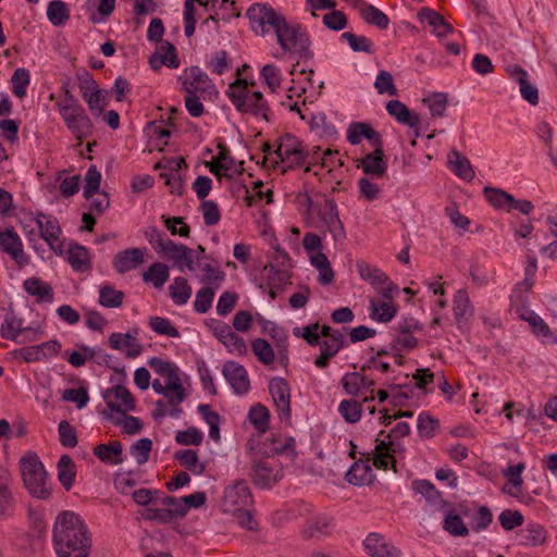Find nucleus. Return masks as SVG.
Wrapping results in <instances>:
<instances>
[{"label": "nucleus", "mask_w": 557, "mask_h": 557, "mask_svg": "<svg viewBox=\"0 0 557 557\" xmlns=\"http://www.w3.org/2000/svg\"><path fill=\"white\" fill-rule=\"evenodd\" d=\"M246 15L256 34L264 35L265 27L270 26L275 32L277 42L284 51L295 52L305 61L312 59L311 41L300 25H289L282 14L267 4H252Z\"/></svg>", "instance_id": "1"}, {"label": "nucleus", "mask_w": 557, "mask_h": 557, "mask_svg": "<svg viewBox=\"0 0 557 557\" xmlns=\"http://www.w3.org/2000/svg\"><path fill=\"white\" fill-rule=\"evenodd\" d=\"M52 534L58 557H89L91 534L78 513L70 510L60 512Z\"/></svg>", "instance_id": "2"}, {"label": "nucleus", "mask_w": 557, "mask_h": 557, "mask_svg": "<svg viewBox=\"0 0 557 557\" xmlns=\"http://www.w3.org/2000/svg\"><path fill=\"white\" fill-rule=\"evenodd\" d=\"M20 470L28 493L38 499H48L51 487L47 482V472L39 457L34 451L26 453L20 459Z\"/></svg>", "instance_id": "3"}, {"label": "nucleus", "mask_w": 557, "mask_h": 557, "mask_svg": "<svg viewBox=\"0 0 557 557\" xmlns=\"http://www.w3.org/2000/svg\"><path fill=\"white\" fill-rule=\"evenodd\" d=\"M281 163H287L283 169V173L287 170L301 166L306 159L309 158V152L302 147V144L292 134H285L280 138L276 149L273 150Z\"/></svg>", "instance_id": "4"}, {"label": "nucleus", "mask_w": 557, "mask_h": 557, "mask_svg": "<svg viewBox=\"0 0 557 557\" xmlns=\"http://www.w3.org/2000/svg\"><path fill=\"white\" fill-rule=\"evenodd\" d=\"M161 508L147 507L141 513L147 521H154L161 524L171 523L185 517L183 499L165 495L160 499Z\"/></svg>", "instance_id": "5"}, {"label": "nucleus", "mask_w": 557, "mask_h": 557, "mask_svg": "<svg viewBox=\"0 0 557 557\" xmlns=\"http://www.w3.org/2000/svg\"><path fill=\"white\" fill-rule=\"evenodd\" d=\"M251 505L252 495L245 480H237L225 488L221 505L224 512L234 513Z\"/></svg>", "instance_id": "6"}, {"label": "nucleus", "mask_w": 557, "mask_h": 557, "mask_svg": "<svg viewBox=\"0 0 557 557\" xmlns=\"http://www.w3.org/2000/svg\"><path fill=\"white\" fill-rule=\"evenodd\" d=\"M250 476L255 486L270 490L283 479L284 473L276 462L259 460L253 461Z\"/></svg>", "instance_id": "7"}, {"label": "nucleus", "mask_w": 557, "mask_h": 557, "mask_svg": "<svg viewBox=\"0 0 557 557\" xmlns=\"http://www.w3.org/2000/svg\"><path fill=\"white\" fill-rule=\"evenodd\" d=\"M214 336L231 351L244 355L247 346L244 338L237 335L232 327L223 321L211 319L207 322Z\"/></svg>", "instance_id": "8"}, {"label": "nucleus", "mask_w": 557, "mask_h": 557, "mask_svg": "<svg viewBox=\"0 0 557 557\" xmlns=\"http://www.w3.org/2000/svg\"><path fill=\"white\" fill-rule=\"evenodd\" d=\"M269 392L276 407L277 416L281 421H289L290 409V387L284 377H273L269 383Z\"/></svg>", "instance_id": "9"}, {"label": "nucleus", "mask_w": 557, "mask_h": 557, "mask_svg": "<svg viewBox=\"0 0 557 557\" xmlns=\"http://www.w3.org/2000/svg\"><path fill=\"white\" fill-rule=\"evenodd\" d=\"M36 224L39 230L40 237L44 238L49 247L59 256L64 253V244L60 240L62 233L59 221L52 215L38 213Z\"/></svg>", "instance_id": "10"}, {"label": "nucleus", "mask_w": 557, "mask_h": 557, "mask_svg": "<svg viewBox=\"0 0 557 557\" xmlns=\"http://www.w3.org/2000/svg\"><path fill=\"white\" fill-rule=\"evenodd\" d=\"M358 272L360 276L372 284L385 299H393L394 293L398 290V287L389 277L377 268L362 262L358 264Z\"/></svg>", "instance_id": "11"}, {"label": "nucleus", "mask_w": 557, "mask_h": 557, "mask_svg": "<svg viewBox=\"0 0 557 557\" xmlns=\"http://www.w3.org/2000/svg\"><path fill=\"white\" fill-rule=\"evenodd\" d=\"M161 258H166L173 261L174 267L181 272L184 268L194 270L193 250L183 244H176L172 239H166L165 244L157 252Z\"/></svg>", "instance_id": "12"}, {"label": "nucleus", "mask_w": 557, "mask_h": 557, "mask_svg": "<svg viewBox=\"0 0 557 557\" xmlns=\"http://www.w3.org/2000/svg\"><path fill=\"white\" fill-rule=\"evenodd\" d=\"M182 88L186 94L209 92L214 89L212 81L199 66H190L185 69L184 74L178 77Z\"/></svg>", "instance_id": "13"}, {"label": "nucleus", "mask_w": 557, "mask_h": 557, "mask_svg": "<svg viewBox=\"0 0 557 557\" xmlns=\"http://www.w3.org/2000/svg\"><path fill=\"white\" fill-rule=\"evenodd\" d=\"M102 416L113 424L122 425L124 432L129 435L138 433L144 425L139 418L126 414V411L112 400H107V409L102 411Z\"/></svg>", "instance_id": "14"}, {"label": "nucleus", "mask_w": 557, "mask_h": 557, "mask_svg": "<svg viewBox=\"0 0 557 557\" xmlns=\"http://www.w3.org/2000/svg\"><path fill=\"white\" fill-rule=\"evenodd\" d=\"M0 251L9 255L20 268L29 263V258L23 249V243L13 227L5 231L0 230Z\"/></svg>", "instance_id": "15"}, {"label": "nucleus", "mask_w": 557, "mask_h": 557, "mask_svg": "<svg viewBox=\"0 0 557 557\" xmlns=\"http://www.w3.org/2000/svg\"><path fill=\"white\" fill-rule=\"evenodd\" d=\"M61 117L75 139L82 141L94 135L95 126L85 109L62 114Z\"/></svg>", "instance_id": "16"}, {"label": "nucleus", "mask_w": 557, "mask_h": 557, "mask_svg": "<svg viewBox=\"0 0 557 557\" xmlns=\"http://www.w3.org/2000/svg\"><path fill=\"white\" fill-rule=\"evenodd\" d=\"M320 218L323 224L332 234L334 240H343L346 238L344 224L342 223L336 201L332 198L326 199L320 212Z\"/></svg>", "instance_id": "17"}, {"label": "nucleus", "mask_w": 557, "mask_h": 557, "mask_svg": "<svg viewBox=\"0 0 557 557\" xmlns=\"http://www.w3.org/2000/svg\"><path fill=\"white\" fill-rule=\"evenodd\" d=\"M222 373L236 394L245 395L248 393L250 381L244 366L235 361H226L223 366Z\"/></svg>", "instance_id": "18"}, {"label": "nucleus", "mask_w": 557, "mask_h": 557, "mask_svg": "<svg viewBox=\"0 0 557 557\" xmlns=\"http://www.w3.org/2000/svg\"><path fill=\"white\" fill-rule=\"evenodd\" d=\"M235 99L237 100L236 110L240 113H249L267 122L270 121V107L261 91H252L245 101H242L240 96L235 97Z\"/></svg>", "instance_id": "19"}, {"label": "nucleus", "mask_w": 557, "mask_h": 557, "mask_svg": "<svg viewBox=\"0 0 557 557\" xmlns=\"http://www.w3.org/2000/svg\"><path fill=\"white\" fill-rule=\"evenodd\" d=\"M366 138L370 145L382 146L383 140L379 132L374 131L372 126L364 122H352L348 126L347 140L349 144L356 146L359 145Z\"/></svg>", "instance_id": "20"}, {"label": "nucleus", "mask_w": 557, "mask_h": 557, "mask_svg": "<svg viewBox=\"0 0 557 557\" xmlns=\"http://www.w3.org/2000/svg\"><path fill=\"white\" fill-rule=\"evenodd\" d=\"M144 251L145 248H127L119 251L112 261L114 270L124 274L138 268L145 260Z\"/></svg>", "instance_id": "21"}, {"label": "nucleus", "mask_w": 557, "mask_h": 557, "mask_svg": "<svg viewBox=\"0 0 557 557\" xmlns=\"http://www.w3.org/2000/svg\"><path fill=\"white\" fill-rule=\"evenodd\" d=\"M333 529V519L327 515H318L307 520L301 533L307 540H322L331 534Z\"/></svg>", "instance_id": "22"}, {"label": "nucleus", "mask_w": 557, "mask_h": 557, "mask_svg": "<svg viewBox=\"0 0 557 557\" xmlns=\"http://www.w3.org/2000/svg\"><path fill=\"white\" fill-rule=\"evenodd\" d=\"M364 548L371 557H399V550L379 533H370L364 540Z\"/></svg>", "instance_id": "23"}, {"label": "nucleus", "mask_w": 557, "mask_h": 557, "mask_svg": "<svg viewBox=\"0 0 557 557\" xmlns=\"http://www.w3.org/2000/svg\"><path fill=\"white\" fill-rule=\"evenodd\" d=\"M374 150L367 153L360 161V166L366 174L375 177H382L386 170L387 163L384 160V150L382 146H373Z\"/></svg>", "instance_id": "24"}, {"label": "nucleus", "mask_w": 557, "mask_h": 557, "mask_svg": "<svg viewBox=\"0 0 557 557\" xmlns=\"http://www.w3.org/2000/svg\"><path fill=\"white\" fill-rule=\"evenodd\" d=\"M108 342L112 349L121 350L124 347L127 348L125 351L127 358H136L141 352L140 343L136 336L131 333H112Z\"/></svg>", "instance_id": "25"}, {"label": "nucleus", "mask_w": 557, "mask_h": 557, "mask_svg": "<svg viewBox=\"0 0 557 557\" xmlns=\"http://www.w3.org/2000/svg\"><path fill=\"white\" fill-rule=\"evenodd\" d=\"M160 50L161 52L156 51L149 58V64L152 69H159L160 64H164L170 69H177L180 66L176 48L173 44L163 41L160 46Z\"/></svg>", "instance_id": "26"}, {"label": "nucleus", "mask_w": 557, "mask_h": 557, "mask_svg": "<svg viewBox=\"0 0 557 557\" xmlns=\"http://www.w3.org/2000/svg\"><path fill=\"white\" fill-rule=\"evenodd\" d=\"M448 165L450 170L460 178L465 181H472L475 172L469 159L461 154L457 149H451L448 153Z\"/></svg>", "instance_id": "27"}, {"label": "nucleus", "mask_w": 557, "mask_h": 557, "mask_svg": "<svg viewBox=\"0 0 557 557\" xmlns=\"http://www.w3.org/2000/svg\"><path fill=\"white\" fill-rule=\"evenodd\" d=\"M386 111L389 115L395 117V120L404 125L409 126L410 128L417 127L420 117L417 113L410 111L401 101L399 100H391L386 103Z\"/></svg>", "instance_id": "28"}, {"label": "nucleus", "mask_w": 557, "mask_h": 557, "mask_svg": "<svg viewBox=\"0 0 557 557\" xmlns=\"http://www.w3.org/2000/svg\"><path fill=\"white\" fill-rule=\"evenodd\" d=\"M418 17L421 22H425L430 26H433L434 34L438 37H443L454 30L453 26L446 22L442 14L430 8H422L418 13Z\"/></svg>", "instance_id": "29"}, {"label": "nucleus", "mask_w": 557, "mask_h": 557, "mask_svg": "<svg viewBox=\"0 0 557 557\" xmlns=\"http://www.w3.org/2000/svg\"><path fill=\"white\" fill-rule=\"evenodd\" d=\"M123 447L120 441H112L109 444H99L94 448V455L107 465L116 466L123 462Z\"/></svg>", "instance_id": "30"}, {"label": "nucleus", "mask_w": 557, "mask_h": 557, "mask_svg": "<svg viewBox=\"0 0 557 557\" xmlns=\"http://www.w3.org/2000/svg\"><path fill=\"white\" fill-rule=\"evenodd\" d=\"M66 260L76 272H86L91 268L89 251L76 243L70 245Z\"/></svg>", "instance_id": "31"}, {"label": "nucleus", "mask_w": 557, "mask_h": 557, "mask_svg": "<svg viewBox=\"0 0 557 557\" xmlns=\"http://www.w3.org/2000/svg\"><path fill=\"white\" fill-rule=\"evenodd\" d=\"M23 287L28 295L36 296L37 301H52L53 299V289L50 284L37 276L25 280Z\"/></svg>", "instance_id": "32"}, {"label": "nucleus", "mask_w": 557, "mask_h": 557, "mask_svg": "<svg viewBox=\"0 0 557 557\" xmlns=\"http://www.w3.org/2000/svg\"><path fill=\"white\" fill-rule=\"evenodd\" d=\"M511 306L515 309L518 317L528 322L529 325H533L541 317L528 307V295L522 292H513L510 296Z\"/></svg>", "instance_id": "33"}, {"label": "nucleus", "mask_w": 557, "mask_h": 557, "mask_svg": "<svg viewBox=\"0 0 557 557\" xmlns=\"http://www.w3.org/2000/svg\"><path fill=\"white\" fill-rule=\"evenodd\" d=\"M10 474L0 468V517H7L14 508V498L9 488Z\"/></svg>", "instance_id": "34"}, {"label": "nucleus", "mask_w": 557, "mask_h": 557, "mask_svg": "<svg viewBox=\"0 0 557 557\" xmlns=\"http://www.w3.org/2000/svg\"><path fill=\"white\" fill-rule=\"evenodd\" d=\"M57 468L59 482L66 491H70L76 478V467L73 459L69 455H62Z\"/></svg>", "instance_id": "35"}, {"label": "nucleus", "mask_w": 557, "mask_h": 557, "mask_svg": "<svg viewBox=\"0 0 557 557\" xmlns=\"http://www.w3.org/2000/svg\"><path fill=\"white\" fill-rule=\"evenodd\" d=\"M170 277L169 267L161 262H153L143 274L146 283H152L156 288H161Z\"/></svg>", "instance_id": "36"}, {"label": "nucleus", "mask_w": 557, "mask_h": 557, "mask_svg": "<svg viewBox=\"0 0 557 557\" xmlns=\"http://www.w3.org/2000/svg\"><path fill=\"white\" fill-rule=\"evenodd\" d=\"M22 324V319H18L13 313H8L0 329L1 336L5 339L16 341L21 334L32 331L30 327H23Z\"/></svg>", "instance_id": "37"}, {"label": "nucleus", "mask_w": 557, "mask_h": 557, "mask_svg": "<svg viewBox=\"0 0 557 557\" xmlns=\"http://www.w3.org/2000/svg\"><path fill=\"white\" fill-rule=\"evenodd\" d=\"M191 292L190 285L183 276L175 277L173 283L169 286V294L177 306L187 304L191 296Z\"/></svg>", "instance_id": "38"}, {"label": "nucleus", "mask_w": 557, "mask_h": 557, "mask_svg": "<svg viewBox=\"0 0 557 557\" xmlns=\"http://www.w3.org/2000/svg\"><path fill=\"white\" fill-rule=\"evenodd\" d=\"M360 15L367 24L374 25L380 29H386L389 25L388 16L372 4L363 3Z\"/></svg>", "instance_id": "39"}, {"label": "nucleus", "mask_w": 557, "mask_h": 557, "mask_svg": "<svg viewBox=\"0 0 557 557\" xmlns=\"http://www.w3.org/2000/svg\"><path fill=\"white\" fill-rule=\"evenodd\" d=\"M372 469L368 461H356L345 474L348 483L354 485H362L370 481Z\"/></svg>", "instance_id": "40"}, {"label": "nucleus", "mask_w": 557, "mask_h": 557, "mask_svg": "<svg viewBox=\"0 0 557 557\" xmlns=\"http://www.w3.org/2000/svg\"><path fill=\"white\" fill-rule=\"evenodd\" d=\"M198 412L201 414L202 419L207 422L209 425V436L215 441L219 442L220 436V423H221V416L213 411L211 409L210 405L207 404H200L198 406Z\"/></svg>", "instance_id": "41"}, {"label": "nucleus", "mask_w": 557, "mask_h": 557, "mask_svg": "<svg viewBox=\"0 0 557 557\" xmlns=\"http://www.w3.org/2000/svg\"><path fill=\"white\" fill-rule=\"evenodd\" d=\"M195 2H198L207 11H209V1L205 0H185L184 2V32L186 37H191L195 34L196 28V8Z\"/></svg>", "instance_id": "42"}, {"label": "nucleus", "mask_w": 557, "mask_h": 557, "mask_svg": "<svg viewBox=\"0 0 557 557\" xmlns=\"http://www.w3.org/2000/svg\"><path fill=\"white\" fill-rule=\"evenodd\" d=\"M248 420L259 433H265L269 429L270 411L262 404H256L248 412Z\"/></svg>", "instance_id": "43"}, {"label": "nucleus", "mask_w": 557, "mask_h": 557, "mask_svg": "<svg viewBox=\"0 0 557 557\" xmlns=\"http://www.w3.org/2000/svg\"><path fill=\"white\" fill-rule=\"evenodd\" d=\"M388 444H385V441H381L376 438V445L373 455V466L381 470H387L389 468V463L395 472L396 469V460L389 451L386 450Z\"/></svg>", "instance_id": "44"}, {"label": "nucleus", "mask_w": 557, "mask_h": 557, "mask_svg": "<svg viewBox=\"0 0 557 557\" xmlns=\"http://www.w3.org/2000/svg\"><path fill=\"white\" fill-rule=\"evenodd\" d=\"M371 319L387 323L389 322L397 313V307L394 306L392 302L388 301H375L371 300Z\"/></svg>", "instance_id": "45"}, {"label": "nucleus", "mask_w": 557, "mask_h": 557, "mask_svg": "<svg viewBox=\"0 0 557 557\" xmlns=\"http://www.w3.org/2000/svg\"><path fill=\"white\" fill-rule=\"evenodd\" d=\"M124 293L111 285H103L99 289V304L106 308H119L122 306Z\"/></svg>", "instance_id": "46"}, {"label": "nucleus", "mask_w": 557, "mask_h": 557, "mask_svg": "<svg viewBox=\"0 0 557 557\" xmlns=\"http://www.w3.org/2000/svg\"><path fill=\"white\" fill-rule=\"evenodd\" d=\"M483 193L487 201L496 209H504L507 211V207L513 201V196L509 193L495 187L486 186Z\"/></svg>", "instance_id": "47"}, {"label": "nucleus", "mask_w": 557, "mask_h": 557, "mask_svg": "<svg viewBox=\"0 0 557 557\" xmlns=\"http://www.w3.org/2000/svg\"><path fill=\"white\" fill-rule=\"evenodd\" d=\"M166 379L168 388H170L174 394L175 403H183L187 397V393L182 385L178 369L175 364L163 375Z\"/></svg>", "instance_id": "48"}, {"label": "nucleus", "mask_w": 557, "mask_h": 557, "mask_svg": "<svg viewBox=\"0 0 557 557\" xmlns=\"http://www.w3.org/2000/svg\"><path fill=\"white\" fill-rule=\"evenodd\" d=\"M47 16L52 25H63L70 18L66 3L61 0H52L47 8Z\"/></svg>", "instance_id": "49"}, {"label": "nucleus", "mask_w": 557, "mask_h": 557, "mask_svg": "<svg viewBox=\"0 0 557 557\" xmlns=\"http://www.w3.org/2000/svg\"><path fill=\"white\" fill-rule=\"evenodd\" d=\"M341 39L347 40L349 47L355 52L372 54L375 51L373 42L366 36H357L352 33L345 32L341 35Z\"/></svg>", "instance_id": "50"}, {"label": "nucleus", "mask_w": 557, "mask_h": 557, "mask_svg": "<svg viewBox=\"0 0 557 557\" xmlns=\"http://www.w3.org/2000/svg\"><path fill=\"white\" fill-rule=\"evenodd\" d=\"M546 532L544 528L536 523L528 524L521 533V543L528 546H537L545 542Z\"/></svg>", "instance_id": "51"}, {"label": "nucleus", "mask_w": 557, "mask_h": 557, "mask_svg": "<svg viewBox=\"0 0 557 557\" xmlns=\"http://www.w3.org/2000/svg\"><path fill=\"white\" fill-rule=\"evenodd\" d=\"M423 102L428 104L433 117H443L448 104L447 94L433 92L424 98Z\"/></svg>", "instance_id": "52"}, {"label": "nucleus", "mask_w": 557, "mask_h": 557, "mask_svg": "<svg viewBox=\"0 0 557 557\" xmlns=\"http://www.w3.org/2000/svg\"><path fill=\"white\" fill-rule=\"evenodd\" d=\"M472 314L470 298L465 289H459L454 297V315L457 321Z\"/></svg>", "instance_id": "53"}, {"label": "nucleus", "mask_w": 557, "mask_h": 557, "mask_svg": "<svg viewBox=\"0 0 557 557\" xmlns=\"http://www.w3.org/2000/svg\"><path fill=\"white\" fill-rule=\"evenodd\" d=\"M440 428V421L423 411L418 417V433L422 438H432L435 436L436 430Z\"/></svg>", "instance_id": "54"}, {"label": "nucleus", "mask_w": 557, "mask_h": 557, "mask_svg": "<svg viewBox=\"0 0 557 557\" xmlns=\"http://www.w3.org/2000/svg\"><path fill=\"white\" fill-rule=\"evenodd\" d=\"M338 412L348 423H356L361 418L362 406L357 400L344 399L338 406Z\"/></svg>", "instance_id": "55"}, {"label": "nucleus", "mask_w": 557, "mask_h": 557, "mask_svg": "<svg viewBox=\"0 0 557 557\" xmlns=\"http://www.w3.org/2000/svg\"><path fill=\"white\" fill-rule=\"evenodd\" d=\"M412 490L423 495L429 502L435 503L440 500L447 505V502L442 499V493L428 480H414L412 482Z\"/></svg>", "instance_id": "56"}, {"label": "nucleus", "mask_w": 557, "mask_h": 557, "mask_svg": "<svg viewBox=\"0 0 557 557\" xmlns=\"http://www.w3.org/2000/svg\"><path fill=\"white\" fill-rule=\"evenodd\" d=\"M114 394L116 399L121 400L120 407H124L123 410L125 411H133L135 410V398L132 395V393L123 385H115L111 389H108L106 394L103 395L106 401L109 400V395Z\"/></svg>", "instance_id": "57"}, {"label": "nucleus", "mask_w": 557, "mask_h": 557, "mask_svg": "<svg viewBox=\"0 0 557 557\" xmlns=\"http://www.w3.org/2000/svg\"><path fill=\"white\" fill-rule=\"evenodd\" d=\"M249 85H253V83H248L245 78H237L235 82L230 84L228 89L226 90V96L235 108L237 103L235 97L240 96L242 101H245L251 95L252 91L249 90Z\"/></svg>", "instance_id": "58"}, {"label": "nucleus", "mask_w": 557, "mask_h": 557, "mask_svg": "<svg viewBox=\"0 0 557 557\" xmlns=\"http://www.w3.org/2000/svg\"><path fill=\"white\" fill-rule=\"evenodd\" d=\"M444 530L454 536H467L469 534L461 517L453 511L448 512L444 519Z\"/></svg>", "instance_id": "59"}, {"label": "nucleus", "mask_w": 557, "mask_h": 557, "mask_svg": "<svg viewBox=\"0 0 557 557\" xmlns=\"http://www.w3.org/2000/svg\"><path fill=\"white\" fill-rule=\"evenodd\" d=\"M29 79V72L26 69L18 67L14 71L11 77V83L12 91L17 98H23L26 95Z\"/></svg>", "instance_id": "60"}, {"label": "nucleus", "mask_w": 557, "mask_h": 557, "mask_svg": "<svg viewBox=\"0 0 557 557\" xmlns=\"http://www.w3.org/2000/svg\"><path fill=\"white\" fill-rule=\"evenodd\" d=\"M214 298V290L210 286L201 287L197 294L194 302V309L198 313H206L212 307Z\"/></svg>", "instance_id": "61"}, {"label": "nucleus", "mask_w": 557, "mask_h": 557, "mask_svg": "<svg viewBox=\"0 0 557 557\" xmlns=\"http://www.w3.org/2000/svg\"><path fill=\"white\" fill-rule=\"evenodd\" d=\"M149 326L160 335H166L169 337H180V331L172 325L171 321L162 317H151L149 320Z\"/></svg>", "instance_id": "62"}, {"label": "nucleus", "mask_w": 557, "mask_h": 557, "mask_svg": "<svg viewBox=\"0 0 557 557\" xmlns=\"http://www.w3.org/2000/svg\"><path fill=\"white\" fill-rule=\"evenodd\" d=\"M251 349L260 362L270 364L274 360V351L271 345L263 338H257L251 343Z\"/></svg>", "instance_id": "63"}, {"label": "nucleus", "mask_w": 557, "mask_h": 557, "mask_svg": "<svg viewBox=\"0 0 557 557\" xmlns=\"http://www.w3.org/2000/svg\"><path fill=\"white\" fill-rule=\"evenodd\" d=\"M152 449V441L147 437L138 440L131 446V454L135 457L138 465H144L149 460Z\"/></svg>", "instance_id": "64"}]
</instances>
